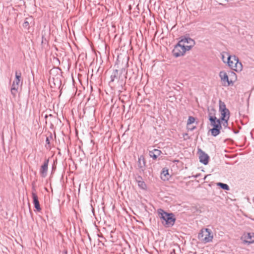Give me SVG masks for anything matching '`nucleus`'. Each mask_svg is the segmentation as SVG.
<instances>
[{
  "instance_id": "nucleus-20",
  "label": "nucleus",
  "mask_w": 254,
  "mask_h": 254,
  "mask_svg": "<svg viewBox=\"0 0 254 254\" xmlns=\"http://www.w3.org/2000/svg\"><path fill=\"white\" fill-rule=\"evenodd\" d=\"M218 120V119L216 117H210V118H209V121L210 122V125L213 126L216 125L217 123Z\"/></svg>"
},
{
  "instance_id": "nucleus-33",
  "label": "nucleus",
  "mask_w": 254,
  "mask_h": 254,
  "mask_svg": "<svg viewBox=\"0 0 254 254\" xmlns=\"http://www.w3.org/2000/svg\"><path fill=\"white\" fill-rule=\"evenodd\" d=\"M123 71H124V72H125V71H125V69H122V71H121V72H122V73H123Z\"/></svg>"
},
{
  "instance_id": "nucleus-3",
  "label": "nucleus",
  "mask_w": 254,
  "mask_h": 254,
  "mask_svg": "<svg viewBox=\"0 0 254 254\" xmlns=\"http://www.w3.org/2000/svg\"><path fill=\"white\" fill-rule=\"evenodd\" d=\"M213 238L211 230L208 228L202 229L198 235V239L204 243L211 242Z\"/></svg>"
},
{
  "instance_id": "nucleus-35",
  "label": "nucleus",
  "mask_w": 254,
  "mask_h": 254,
  "mask_svg": "<svg viewBox=\"0 0 254 254\" xmlns=\"http://www.w3.org/2000/svg\"><path fill=\"white\" fill-rule=\"evenodd\" d=\"M136 78V76L135 75L134 78Z\"/></svg>"
},
{
  "instance_id": "nucleus-1",
  "label": "nucleus",
  "mask_w": 254,
  "mask_h": 254,
  "mask_svg": "<svg viewBox=\"0 0 254 254\" xmlns=\"http://www.w3.org/2000/svg\"><path fill=\"white\" fill-rule=\"evenodd\" d=\"M159 217L162 220V223L166 227H172L176 221L174 215L171 213H168L162 209L158 210Z\"/></svg>"
},
{
  "instance_id": "nucleus-15",
  "label": "nucleus",
  "mask_w": 254,
  "mask_h": 254,
  "mask_svg": "<svg viewBox=\"0 0 254 254\" xmlns=\"http://www.w3.org/2000/svg\"><path fill=\"white\" fill-rule=\"evenodd\" d=\"M161 154V151L157 149H154L149 151V155L153 160H156L159 156Z\"/></svg>"
},
{
  "instance_id": "nucleus-32",
  "label": "nucleus",
  "mask_w": 254,
  "mask_h": 254,
  "mask_svg": "<svg viewBox=\"0 0 254 254\" xmlns=\"http://www.w3.org/2000/svg\"><path fill=\"white\" fill-rule=\"evenodd\" d=\"M46 142L47 144H49L50 143V140L48 138V137H47L46 138Z\"/></svg>"
},
{
  "instance_id": "nucleus-12",
  "label": "nucleus",
  "mask_w": 254,
  "mask_h": 254,
  "mask_svg": "<svg viewBox=\"0 0 254 254\" xmlns=\"http://www.w3.org/2000/svg\"><path fill=\"white\" fill-rule=\"evenodd\" d=\"M32 196L33 198V203L34 205L35 208L38 211H40L41 210V208L40 207V205L38 200V197L36 192H33L32 193Z\"/></svg>"
},
{
  "instance_id": "nucleus-10",
  "label": "nucleus",
  "mask_w": 254,
  "mask_h": 254,
  "mask_svg": "<svg viewBox=\"0 0 254 254\" xmlns=\"http://www.w3.org/2000/svg\"><path fill=\"white\" fill-rule=\"evenodd\" d=\"M110 78V82H113L115 81H118L119 82L120 80L123 81V77L121 76V73H119V70L117 69L113 70Z\"/></svg>"
},
{
  "instance_id": "nucleus-2",
  "label": "nucleus",
  "mask_w": 254,
  "mask_h": 254,
  "mask_svg": "<svg viewBox=\"0 0 254 254\" xmlns=\"http://www.w3.org/2000/svg\"><path fill=\"white\" fill-rule=\"evenodd\" d=\"M227 63L232 70L236 72H240L243 69L242 63L239 62L238 58L236 56L228 55L227 58Z\"/></svg>"
},
{
  "instance_id": "nucleus-8",
  "label": "nucleus",
  "mask_w": 254,
  "mask_h": 254,
  "mask_svg": "<svg viewBox=\"0 0 254 254\" xmlns=\"http://www.w3.org/2000/svg\"><path fill=\"white\" fill-rule=\"evenodd\" d=\"M199 154V161L204 165H207L208 163L209 157L207 154L205 153L200 149H198Z\"/></svg>"
},
{
  "instance_id": "nucleus-23",
  "label": "nucleus",
  "mask_w": 254,
  "mask_h": 254,
  "mask_svg": "<svg viewBox=\"0 0 254 254\" xmlns=\"http://www.w3.org/2000/svg\"><path fill=\"white\" fill-rule=\"evenodd\" d=\"M228 120H229L227 119H225V120H221V125H222L225 128L227 127L228 125Z\"/></svg>"
},
{
  "instance_id": "nucleus-25",
  "label": "nucleus",
  "mask_w": 254,
  "mask_h": 254,
  "mask_svg": "<svg viewBox=\"0 0 254 254\" xmlns=\"http://www.w3.org/2000/svg\"><path fill=\"white\" fill-rule=\"evenodd\" d=\"M225 54H226L227 56H228L229 54L227 52H223V53L221 54V59L223 61V62L225 63H227V59L226 60L225 59Z\"/></svg>"
},
{
  "instance_id": "nucleus-11",
  "label": "nucleus",
  "mask_w": 254,
  "mask_h": 254,
  "mask_svg": "<svg viewBox=\"0 0 254 254\" xmlns=\"http://www.w3.org/2000/svg\"><path fill=\"white\" fill-rule=\"evenodd\" d=\"M48 164L49 159H45L44 164L41 167L40 173L43 177H45L47 175Z\"/></svg>"
},
{
  "instance_id": "nucleus-30",
  "label": "nucleus",
  "mask_w": 254,
  "mask_h": 254,
  "mask_svg": "<svg viewBox=\"0 0 254 254\" xmlns=\"http://www.w3.org/2000/svg\"><path fill=\"white\" fill-rule=\"evenodd\" d=\"M230 73L232 76H233L235 77V78H236V74H235V73H234L233 71H231Z\"/></svg>"
},
{
  "instance_id": "nucleus-4",
  "label": "nucleus",
  "mask_w": 254,
  "mask_h": 254,
  "mask_svg": "<svg viewBox=\"0 0 254 254\" xmlns=\"http://www.w3.org/2000/svg\"><path fill=\"white\" fill-rule=\"evenodd\" d=\"M219 111L221 113V117L219 120H225V119L229 120L230 118L229 110L226 108V105L224 102L221 100L219 101Z\"/></svg>"
},
{
  "instance_id": "nucleus-17",
  "label": "nucleus",
  "mask_w": 254,
  "mask_h": 254,
  "mask_svg": "<svg viewBox=\"0 0 254 254\" xmlns=\"http://www.w3.org/2000/svg\"><path fill=\"white\" fill-rule=\"evenodd\" d=\"M33 23V19L32 17L26 18L23 24V27L27 29H29L30 25Z\"/></svg>"
},
{
  "instance_id": "nucleus-16",
  "label": "nucleus",
  "mask_w": 254,
  "mask_h": 254,
  "mask_svg": "<svg viewBox=\"0 0 254 254\" xmlns=\"http://www.w3.org/2000/svg\"><path fill=\"white\" fill-rule=\"evenodd\" d=\"M179 42L184 45L185 43L188 44L189 45H191V46H194L195 45V41L194 40L188 37H185L183 38Z\"/></svg>"
},
{
  "instance_id": "nucleus-29",
  "label": "nucleus",
  "mask_w": 254,
  "mask_h": 254,
  "mask_svg": "<svg viewBox=\"0 0 254 254\" xmlns=\"http://www.w3.org/2000/svg\"><path fill=\"white\" fill-rule=\"evenodd\" d=\"M136 180L137 182L138 183V181H142V177L141 176H138L136 178Z\"/></svg>"
},
{
  "instance_id": "nucleus-6",
  "label": "nucleus",
  "mask_w": 254,
  "mask_h": 254,
  "mask_svg": "<svg viewBox=\"0 0 254 254\" xmlns=\"http://www.w3.org/2000/svg\"><path fill=\"white\" fill-rule=\"evenodd\" d=\"M172 53L174 56L176 58L183 56L185 54V45L179 42L175 46Z\"/></svg>"
},
{
  "instance_id": "nucleus-22",
  "label": "nucleus",
  "mask_w": 254,
  "mask_h": 254,
  "mask_svg": "<svg viewBox=\"0 0 254 254\" xmlns=\"http://www.w3.org/2000/svg\"><path fill=\"white\" fill-rule=\"evenodd\" d=\"M195 121V118L192 116H190L189 117L188 122H187V126H190L191 124L193 123Z\"/></svg>"
},
{
  "instance_id": "nucleus-24",
  "label": "nucleus",
  "mask_w": 254,
  "mask_h": 254,
  "mask_svg": "<svg viewBox=\"0 0 254 254\" xmlns=\"http://www.w3.org/2000/svg\"><path fill=\"white\" fill-rule=\"evenodd\" d=\"M138 185L140 188H141L143 189H145L146 187V184L143 181H138Z\"/></svg>"
},
{
  "instance_id": "nucleus-26",
  "label": "nucleus",
  "mask_w": 254,
  "mask_h": 254,
  "mask_svg": "<svg viewBox=\"0 0 254 254\" xmlns=\"http://www.w3.org/2000/svg\"><path fill=\"white\" fill-rule=\"evenodd\" d=\"M193 46H191V45H186V46H185V52H186L187 51H189V50H190Z\"/></svg>"
},
{
  "instance_id": "nucleus-9",
  "label": "nucleus",
  "mask_w": 254,
  "mask_h": 254,
  "mask_svg": "<svg viewBox=\"0 0 254 254\" xmlns=\"http://www.w3.org/2000/svg\"><path fill=\"white\" fill-rule=\"evenodd\" d=\"M213 128L210 129L212 135L216 136L220 133V129L222 128L220 120H218L217 123L214 125Z\"/></svg>"
},
{
  "instance_id": "nucleus-34",
  "label": "nucleus",
  "mask_w": 254,
  "mask_h": 254,
  "mask_svg": "<svg viewBox=\"0 0 254 254\" xmlns=\"http://www.w3.org/2000/svg\"><path fill=\"white\" fill-rule=\"evenodd\" d=\"M234 132H235V133H237L238 132V131H234Z\"/></svg>"
},
{
  "instance_id": "nucleus-18",
  "label": "nucleus",
  "mask_w": 254,
  "mask_h": 254,
  "mask_svg": "<svg viewBox=\"0 0 254 254\" xmlns=\"http://www.w3.org/2000/svg\"><path fill=\"white\" fill-rule=\"evenodd\" d=\"M170 176L168 173V170L163 168L161 173V178L164 181L168 180Z\"/></svg>"
},
{
  "instance_id": "nucleus-5",
  "label": "nucleus",
  "mask_w": 254,
  "mask_h": 254,
  "mask_svg": "<svg viewBox=\"0 0 254 254\" xmlns=\"http://www.w3.org/2000/svg\"><path fill=\"white\" fill-rule=\"evenodd\" d=\"M21 76V73L20 71H15V79L13 82L11 92V94L14 96L17 91V89L19 87V84L20 81V78Z\"/></svg>"
},
{
  "instance_id": "nucleus-13",
  "label": "nucleus",
  "mask_w": 254,
  "mask_h": 254,
  "mask_svg": "<svg viewBox=\"0 0 254 254\" xmlns=\"http://www.w3.org/2000/svg\"><path fill=\"white\" fill-rule=\"evenodd\" d=\"M244 244H252L254 243V233H248L245 235Z\"/></svg>"
},
{
  "instance_id": "nucleus-19",
  "label": "nucleus",
  "mask_w": 254,
  "mask_h": 254,
  "mask_svg": "<svg viewBox=\"0 0 254 254\" xmlns=\"http://www.w3.org/2000/svg\"><path fill=\"white\" fill-rule=\"evenodd\" d=\"M216 111L213 107L208 108V118L210 117H215Z\"/></svg>"
},
{
  "instance_id": "nucleus-7",
  "label": "nucleus",
  "mask_w": 254,
  "mask_h": 254,
  "mask_svg": "<svg viewBox=\"0 0 254 254\" xmlns=\"http://www.w3.org/2000/svg\"><path fill=\"white\" fill-rule=\"evenodd\" d=\"M219 76L221 78L222 82H223V84L224 86H229L230 85H233L234 82L232 80V79L229 80L228 75L227 73L224 71H221L219 72Z\"/></svg>"
},
{
  "instance_id": "nucleus-28",
  "label": "nucleus",
  "mask_w": 254,
  "mask_h": 254,
  "mask_svg": "<svg viewBox=\"0 0 254 254\" xmlns=\"http://www.w3.org/2000/svg\"><path fill=\"white\" fill-rule=\"evenodd\" d=\"M183 137H184L185 140H187V139L190 138V137L188 136V134L187 133H183Z\"/></svg>"
},
{
  "instance_id": "nucleus-27",
  "label": "nucleus",
  "mask_w": 254,
  "mask_h": 254,
  "mask_svg": "<svg viewBox=\"0 0 254 254\" xmlns=\"http://www.w3.org/2000/svg\"><path fill=\"white\" fill-rule=\"evenodd\" d=\"M188 130H190V131H192L195 128H196V127L195 126H192V127H190V126H188Z\"/></svg>"
},
{
  "instance_id": "nucleus-31",
  "label": "nucleus",
  "mask_w": 254,
  "mask_h": 254,
  "mask_svg": "<svg viewBox=\"0 0 254 254\" xmlns=\"http://www.w3.org/2000/svg\"><path fill=\"white\" fill-rule=\"evenodd\" d=\"M35 191H36V189H35V187H34V184H33H33H32V193L33 192H35Z\"/></svg>"
},
{
  "instance_id": "nucleus-21",
  "label": "nucleus",
  "mask_w": 254,
  "mask_h": 254,
  "mask_svg": "<svg viewBox=\"0 0 254 254\" xmlns=\"http://www.w3.org/2000/svg\"><path fill=\"white\" fill-rule=\"evenodd\" d=\"M217 186L220 187L221 189L224 190H228L230 189L229 186L226 184L218 183H217Z\"/></svg>"
},
{
  "instance_id": "nucleus-14",
  "label": "nucleus",
  "mask_w": 254,
  "mask_h": 254,
  "mask_svg": "<svg viewBox=\"0 0 254 254\" xmlns=\"http://www.w3.org/2000/svg\"><path fill=\"white\" fill-rule=\"evenodd\" d=\"M146 162L145 159L143 155H141L138 158V167L140 169V172H144L145 170Z\"/></svg>"
}]
</instances>
